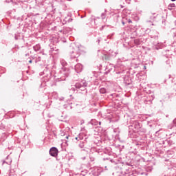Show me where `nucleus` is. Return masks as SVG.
Instances as JSON below:
<instances>
[{
  "instance_id": "6",
  "label": "nucleus",
  "mask_w": 176,
  "mask_h": 176,
  "mask_svg": "<svg viewBox=\"0 0 176 176\" xmlns=\"http://www.w3.org/2000/svg\"><path fill=\"white\" fill-rule=\"evenodd\" d=\"M82 69H83V66L82 65V64L78 63L75 65V71L76 72H77V74L82 72Z\"/></svg>"
},
{
  "instance_id": "34",
  "label": "nucleus",
  "mask_w": 176,
  "mask_h": 176,
  "mask_svg": "<svg viewBox=\"0 0 176 176\" xmlns=\"http://www.w3.org/2000/svg\"><path fill=\"white\" fill-rule=\"evenodd\" d=\"M151 21H147V23H150Z\"/></svg>"
},
{
  "instance_id": "39",
  "label": "nucleus",
  "mask_w": 176,
  "mask_h": 176,
  "mask_svg": "<svg viewBox=\"0 0 176 176\" xmlns=\"http://www.w3.org/2000/svg\"><path fill=\"white\" fill-rule=\"evenodd\" d=\"M110 162H112V160H111Z\"/></svg>"
},
{
  "instance_id": "21",
  "label": "nucleus",
  "mask_w": 176,
  "mask_h": 176,
  "mask_svg": "<svg viewBox=\"0 0 176 176\" xmlns=\"http://www.w3.org/2000/svg\"><path fill=\"white\" fill-rule=\"evenodd\" d=\"M6 2H12V0H6Z\"/></svg>"
},
{
  "instance_id": "17",
  "label": "nucleus",
  "mask_w": 176,
  "mask_h": 176,
  "mask_svg": "<svg viewBox=\"0 0 176 176\" xmlns=\"http://www.w3.org/2000/svg\"><path fill=\"white\" fill-rule=\"evenodd\" d=\"M101 17H102V20H104V19H105V17H106L105 12L101 14Z\"/></svg>"
},
{
  "instance_id": "30",
  "label": "nucleus",
  "mask_w": 176,
  "mask_h": 176,
  "mask_svg": "<svg viewBox=\"0 0 176 176\" xmlns=\"http://www.w3.org/2000/svg\"><path fill=\"white\" fill-rule=\"evenodd\" d=\"M86 159V157H84L83 158H82V160H85Z\"/></svg>"
},
{
  "instance_id": "28",
  "label": "nucleus",
  "mask_w": 176,
  "mask_h": 176,
  "mask_svg": "<svg viewBox=\"0 0 176 176\" xmlns=\"http://www.w3.org/2000/svg\"><path fill=\"white\" fill-rule=\"evenodd\" d=\"M129 23H132L131 20H129Z\"/></svg>"
},
{
  "instance_id": "38",
  "label": "nucleus",
  "mask_w": 176,
  "mask_h": 176,
  "mask_svg": "<svg viewBox=\"0 0 176 176\" xmlns=\"http://www.w3.org/2000/svg\"><path fill=\"white\" fill-rule=\"evenodd\" d=\"M58 50V49L56 50V51Z\"/></svg>"
},
{
  "instance_id": "8",
  "label": "nucleus",
  "mask_w": 176,
  "mask_h": 176,
  "mask_svg": "<svg viewBox=\"0 0 176 176\" xmlns=\"http://www.w3.org/2000/svg\"><path fill=\"white\" fill-rule=\"evenodd\" d=\"M162 47H163V44L158 43L157 45L153 47V49L154 50H159V49H162Z\"/></svg>"
},
{
  "instance_id": "20",
  "label": "nucleus",
  "mask_w": 176,
  "mask_h": 176,
  "mask_svg": "<svg viewBox=\"0 0 176 176\" xmlns=\"http://www.w3.org/2000/svg\"><path fill=\"white\" fill-rule=\"evenodd\" d=\"M166 64H170V60H166Z\"/></svg>"
},
{
  "instance_id": "31",
  "label": "nucleus",
  "mask_w": 176,
  "mask_h": 176,
  "mask_svg": "<svg viewBox=\"0 0 176 176\" xmlns=\"http://www.w3.org/2000/svg\"><path fill=\"white\" fill-rule=\"evenodd\" d=\"M103 160H108V158H104Z\"/></svg>"
},
{
  "instance_id": "19",
  "label": "nucleus",
  "mask_w": 176,
  "mask_h": 176,
  "mask_svg": "<svg viewBox=\"0 0 176 176\" xmlns=\"http://www.w3.org/2000/svg\"><path fill=\"white\" fill-rule=\"evenodd\" d=\"M125 176H134L133 173L126 174Z\"/></svg>"
},
{
  "instance_id": "10",
  "label": "nucleus",
  "mask_w": 176,
  "mask_h": 176,
  "mask_svg": "<svg viewBox=\"0 0 176 176\" xmlns=\"http://www.w3.org/2000/svg\"><path fill=\"white\" fill-rule=\"evenodd\" d=\"M3 163H6V164H12V159L10 157L7 156L6 161H5Z\"/></svg>"
},
{
  "instance_id": "29",
  "label": "nucleus",
  "mask_w": 176,
  "mask_h": 176,
  "mask_svg": "<svg viewBox=\"0 0 176 176\" xmlns=\"http://www.w3.org/2000/svg\"><path fill=\"white\" fill-rule=\"evenodd\" d=\"M25 56L27 57V56H30V54H26Z\"/></svg>"
},
{
  "instance_id": "12",
  "label": "nucleus",
  "mask_w": 176,
  "mask_h": 176,
  "mask_svg": "<svg viewBox=\"0 0 176 176\" xmlns=\"http://www.w3.org/2000/svg\"><path fill=\"white\" fill-rule=\"evenodd\" d=\"M86 142V141H82V142H80V144H79V148H80L81 149L85 148V143Z\"/></svg>"
},
{
  "instance_id": "23",
  "label": "nucleus",
  "mask_w": 176,
  "mask_h": 176,
  "mask_svg": "<svg viewBox=\"0 0 176 176\" xmlns=\"http://www.w3.org/2000/svg\"><path fill=\"white\" fill-rule=\"evenodd\" d=\"M41 53L44 56V54H45L44 52H41Z\"/></svg>"
},
{
  "instance_id": "25",
  "label": "nucleus",
  "mask_w": 176,
  "mask_h": 176,
  "mask_svg": "<svg viewBox=\"0 0 176 176\" xmlns=\"http://www.w3.org/2000/svg\"><path fill=\"white\" fill-rule=\"evenodd\" d=\"M38 61H41V57L38 58Z\"/></svg>"
},
{
  "instance_id": "7",
  "label": "nucleus",
  "mask_w": 176,
  "mask_h": 176,
  "mask_svg": "<svg viewBox=\"0 0 176 176\" xmlns=\"http://www.w3.org/2000/svg\"><path fill=\"white\" fill-rule=\"evenodd\" d=\"M91 124H92L93 126H98V124L101 125V122H98L96 120H92L91 121Z\"/></svg>"
},
{
  "instance_id": "15",
  "label": "nucleus",
  "mask_w": 176,
  "mask_h": 176,
  "mask_svg": "<svg viewBox=\"0 0 176 176\" xmlns=\"http://www.w3.org/2000/svg\"><path fill=\"white\" fill-rule=\"evenodd\" d=\"M150 97L151 98V99H150L151 101H153V100H155V94H151Z\"/></svg>"
},
{
  "instance_id": "14",
  "label": "nucleus",
  "mask_w": 176,
  "mask_h": 176,
  "mask_svg": "<svg viewBox=\"0 0 176 176\" xmlns=\"http://www.w3.org/2000/svg\"><path fill=\"white\" fill-rule=\"evenodd\" d=\"M75 139L76 140V141H80V140H83V136H78V137H76Z\"/></svg>"
},
{
  "instance_id": "37",
  "label": "nucleus",
  "mask_w": 176,
  "mask_h": 176,
  "mask_svg": "<svg viewBox=\"0 0 176 176\" xmlns=\"http://www.w3.org/2000/svg\"><path fill=\"white\" fill-rule=\"evenodd\" d=\"M67 1H72V0H67Z\"/></svg>"
},
{
  "instance_id": "16",
  "label": "nucleus",
  "mask_w": 176,
  "mask_h": 176,
  "mask_svg": "<svg viewBox=\"0 0 176 176\" xmlns=\"http://www.w3.org/2000/svg\"><path fill=\"white\" fill-rule=\"evenodd\" d=\"M171 8H175V4L173 3L168 6V9L171 10Z\"/></svg>"
},
{
  "instance_id": "26",
  "label": "nucleus",
  "mask_w": 176,
  "mask_h": 176,
  "mask_svg": "<svg viewBox=\"0 0 176 176\" xmlns=\"http://www.w3.org/2000/svg\"><path fill=\"white\" fill-rule=\"evenodd\" d=\"M72 90H73V91H75V88H72Z\"/></svg>"
},
{
  "instance_id": "27",
  "label": "nucleus",
  "mask_w": 176,
  "mask_h": 176,
  "mask_svg": "<svg viewBox=\"0 0 176 176\" xmlns=\"http://www.w3.org/2000/svg\"><path fill=\"white\" fill-rule=\"evenodd\" d=\"M105 26H102V28H101V30H104V28Z\"/></svg>"
},
{
  "instance_id": "13",
  "label": "nucleus",
  "mask_w": 176,
  "mask_h": 176,
  "mask_svg": "<svg viewBox=\"0 0 176 176\" xmlns=\"http://www.w3.org/2000/svg\"><path fill=\"white\" fill-rule=\"evenodd\" d=\"M95 175H100V172L98 171V168H96L94 169Z\"/></svg>"
},
{
  "instance_id": "9",
  "label": "nucleus",
  "mask_w": 176,
  "mask_h": 176,
  "mask_svg": "<svg viewBox=\"0 0 176 176\" xmlns=\"http://www.w3.org/2000/svg\"><path fill=\"white\" fill-rule=\"evenodd\" d=\"M34 52H39L41 50V45L36 44L33 47Z\"/></svg>"
},
{
  "instance_id": "18",
  "label": "nucleus",
  "mask_w": 176,
  "mask_h": 176,
  "mask_svg": "<svg viewBox=\"0 0 176 176\" xmlns=\"http://www.w3.org/2000/svg\"><path fill=\"white\" fill-rule=\"evenodd\" d=\"M89 159H90L91 162H94V160H96V158H94V157H93L91 155L89 156Z\"/></svg>"
},
{
  "instance_id": "11",
  "label": "nucleus",
  "mask_w": 176,
  "mask_h": 176,
  "mask_svg": "<svg viewBox=\"0 0 176 176\" xmlns=\"http://www.w3.org/2000/svg\"><path fill=\"white\" fill-rule=\"evenodd\" d=\"M100 94H105V93H108V91L107 90V89L102 87L100 89Z\"/></svg>"
},
{
  "instance_id": "2",
  "label": "nucleus",
  "mask_w": 176,
  "mask_h": 176,
  "mask_svg": "<svg viewBox=\"0 0 176 176\" xmlns=\"http://www.w3.org/2000/svg\"><path fill=\"white\" fill-rule=\"evenodd\" d=\"M60 64L62 65V67H63L62 68L61 72L63 73V75H65V76H68L69 75V70L67 68H65V65H67V62L65 60H64L63 59L60 60Z\"/></svg>"
},
{
  "instance_id": "22",
  "label": "nucleus",
  "mask_w": 176,
  "mask_h": 176,
  "mask_svg": "<svg viewBox=\"0 0 176 176\" xmlns=\"http://www.w3.org/2000/svg\"><path fill=\"white\" fill-rule=\"evenodd\" d=\"M154 38H155V39H157V36H154Z\"/></svg>"
},
{
  "instance_id": "4",
  "label": "nucleus",
  "mask_w": 176,
  "mask_h": 176,
  "mask_svg": "<svg viewBox=\"0 0 176 176\" xmlns=\"http://www.w3.org/2000/svg\"><path fill=\"white\" fill-rule=\"evenodd\" d=\"M131 126L134 127V129L136 130H138V129H141V124H140V122H138L137 120H131Z\"/></svg>"
},
{
  "instance_id": "24",
  "label": "nucleus",
  "mask_w": 176,
  "mask_h": 176,
  "mask_svg": "<svg viewBox=\"0 0 176 176\" xmlns=\"http://www.w3.org/2000/svg\"><path fill=\"white\" fill-rule=\"evenodd\" d=\"M29 63L31 64L32 63V60H29Z\"/></svg>"
},
{
  "instance_id": "35",
  "label": "nucleus",
  "mask_w": 176,
  "mask_h": 176,
  "mask_svg": "<svg viewBox=\"0 0 176 176\" xmlns=\"http://www.w3.org/2000/svg\"><path fill=\"white\" fill-rule=\"evenodd\" d=\"M135 43H137L136 41L135 40Z\"/></svg>"
},
{
  "instance_id": "3",
  "label": "nucleus",
  "mask_w": 176,
  "mask_h": 176,
  "mask_svg": "<svg viewBox=\"0 0 176 176\" xmlns=\"http://www.w3.org/2000/svg\"><path fill=\"white\" fill-rule=\"evenodd\" d=\"M71 58H78L80 56V51L79 47H76L73 51L70 52Z\"/></svg>"
},
{
  "instance_id": "5",
  "label": "nucleus",
  "mask_w": 176,
  "mask_h": 176,
  "mask_svg": "<svg viewBox=\"0 0 176 176\" xmlns=\"http://www.w3.org/2000/svg\"><path fill=\"white\" fill-rule=\"evenodd\" d=\"M50 155L56 157L58 155V150L56 147H52L50 149Z\"/></svg>"
},
{
  "instance_id": "36",
  "label": "nucleus",
  "mask_w": 176,
  "mask_h": 176,
  "mask_svg": "<svg viewBox=\"0 0 176 176\" xmlns=\"http://www.w3.org/2000/svg\"><path fill=\"white\" fill-rule=\"evenodd\" d=\"M66 138L68 139V136H66Z\"/></svg>"
},
{
  "instance_id": "32",
  "label": "nucleus",
  "mask_w": 176,
  "mask_h": 176,
  "mask_svg": "<svg viewBox=\"0 0 176 176\" xmlns=\"http://www.w3.org/2000/svg\"><path fill=\"white\" fill-rule=\"evenodd\" d=\"M172 1V2H174V1H175V0H171Z\"/></svg>"
},
{
  "instance_id": "1",
  "label": "nucleus",
  "mask_w": 176,
  "mask_h": 176,
  "mask_svg": "<svg viewBox=\"0 0 176 176\" xmlns=\"http://www.w3.org/2000/svg\"><path fill=\"white\" fill-rule=\"evenodd\" d=\"M76 89H78V90H81V91H85L86 90V87H87V82L86 80H82L80 82H78L75 84Z\"/></svg>"
},
{
  "instance_id": "33",
  "label": "nucleus",
  "mask_w": 176,
  "mask_h": 176,
  "mask_svg": "<svg viewBox=\"0 0 176 176\" xmlns=\"http://www.w3.org/2000/svg\"><path fill=\"white\" fill-rule=\"evenodd\" d=\"M123 25H124V22H122Z\"/></svg>"
}]
</instances>
